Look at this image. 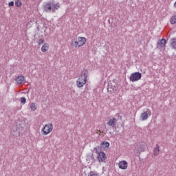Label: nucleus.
I'll return each instance as SVG.
<instances>
[{
    "mask_svg": "<svg viewBox=\"0 0 176 176\" xmlns=\"http://www.w3.org/2000/svg\"><path fill=\"white\" fill-rule=\"evenodd\" d=\"M89 76V70L83 69L81 72L80 78L77 80V86L78 87H83L85 84L87 82V77Z\"/></svg>",
    "mask_w": 176,
    "mask_h": 176,
    "instance_id": "obj_1",
    "label": "nucleus"
},
{
    "mask_svg": "<svg viewBox=\"0 0 176 176\" xmlns=\"http://www.w3.org/2000/svg\"><path fill=\"white\" fill-rule=\"evenodd\" d=\"M58 8H60V4H54L52 1H49L43 6L44 11L47 12V13H50V12L55 13L56 10H58Z\"/></svg>",
    "mask_w": 176,
    "mask_h": 176,
    "instance_id": "obj_2",
    "label": "nucleus"
},
{
    "mask_svg": "<svg viewBox=\"0 0 176 176\" xmlns=\"http://www.w3.org/2000/svg\"><path fill=\"white\" fill-rule=\"evenodd\" d=\"M145 142H139L135 146V153L140 155L141 152H145Z\"/></svg>",
    "mask_w": 176,
    "mask_h": 176,
    "instance_id": "obj_3",
    "label": "nucleus"
},
{
    "mask_svg": "<svg viewBox=\"0 0 176 176\" xmlns=\"http://www.w3.org/2000/svg\"><path fill=\"white\" fill-rule=\"evenodd\" d=\"M86 43V38L85 37H78L74 43H72L73 46L76 47H80V46H83Z\"/></svg>",
    "mask_w": 176,
    "mask_h": 176,
    "instance_id": "obj_4",
    "label": "nucleus"
},
{
    "mask_svg": "<svg viewBox=\"0 0 176 176\" xmlns=\"http://www.w3.org/2000/svg\"><path fill=\"white\" fill-rule=\"evenodd\" d=\"M141 78H142V74H141L140 72H135V73L131 74L129 79H130L131 82H137V81L140 80V79H141Z\"/></svg>",
    "mask_w": 176,
    "mask_h": 176,
    "instance_id": "obj_5",
    "label": "nucleus"
},
{
    "mask_svg": "<svg viewBox=\"0 0 176 176\" xmlns=\"http://www.w3.org/2000/svg\"><path fill=\"white\" fill-rule=\"evenodd\" d=\"M42 131L43 132L44 135H47L53 131V124H45L43 128Z\"/></svg>",
    "mask_w": 176,
    "mask_h": 176,
    "instance_id": "obj_6",
    "label": "nucleus"
},
{
    "mask_svg": "<svg viewBox=\"0 0 176 176\" xmlns=\"http://www.w3.org/2000/svg\"><path fill=\"white\" fill-rule=\"evenodd\" d=\"M151 115H152V112L149 109H147L146 111L141 114L140 118L142 120H146L148 116H151Z\"/></svg>",
    "mask_w": 176,
    "mask_h": 176,
    "instance_id": "obj_7",
    "label": "nucleus"
},
{
    "mask_svg": "<svg viewBox=\"0 0 176 176\" xmlns=\"http://www.w3.org/2000/svg\"><path fill=\"white\" fill-rule=\"evenodd\" d=\"M166 43H167V41H166L165 38L161 39L157 43V49H160V50H162V49H164V47H166Z\"/></svg>",
    "mask_w": 176,
    "mask_h": 176,
    "instance_id": "obj_8",
    "label": "nucleus"
},
{
    "mask_svg": "<svg viewBox=\"0 0 176 176\" xmlns=\"http://www.w3.org/2000/svg\"><path fill=\"white\" fill-rule=\"evenodd\" d=\"M97 159L98 162H100V163L105 162V160H107V155L104 152H99L98 154Z\"/></svg>",
    "mask_w": 176,
    "mask_h": 176,
    "instance_id": "obj_9",
    "label": "nucleus"
},
{
    "mask_svg": "<svg viewBox=\"0 0 176 176\" xmlns=\"http://www.w3.org/2000/svg\"><path fill=\"white\" fill-rule=\"evenodd\" d=\"M15 82H16L18 85H23V83L25 82V77H24V76L22 75L18 76V78L15 79Z\"/></svg>",
    "mask_w": 176,
    "mask_h": 176,
    "instance_id": "obj_10",
    "label": "nucleus"
},
{
    "mask_svg": "<svg viewBox=\"0 0 176 176\" xmlns=\"http://www.w3.org/2000/svg\"><path fill=\"white\" fill-rule=\"evenodd\" d=\"M119 168H121V170H127V167L129 166V164L126 161H121L118 164Z\"/></svg>",
    "mask_w": 176,
    "mask_h": 176,
    "instance_id": "obj_11",
    "label": "nucleus"
},
{
    "mask_svg": "<svg viewBox=\"0 0 176 176\" xmlns=\"http://www.w3.org/2000/svg\"><path fill=\"white\" fill-rule=\"evenodd\" d=\"M118 122V120H116V118H111L108 122L107 124L108 126H110L111 127H112L113 129V127H115V126H116V123Z\"/></svg>",
    "mask_w": 176,
    "mask_h": 176,
    "instance_id": "obj_12",
    "label": "nucleus"
},
{
    "mask_svg": "<svg viewBox=\"0 0 176 176\" xmlns=\"http://www.w3.org/2000/svg\"><path fill=\"white\" fill-rule=\"evenodd\" d=\"M154 156H157L159 153H160V146H159V144H156V148L153 150Z\"/></svg>",
    "mask_w": 176,
    "mask_h": 176,
    "instance_id": "obj_13",
    "label": "nucleus"
},
{
    "mask_svg": "<svg viewBox=\"0 0 176 176\" xmlns=\"http://www.w3.org/2000/svg\"><path fill=\"white\" fill-rule=\"evenodd\" d=\"M47 50H49V44L45 43L41 47V52H43V53H46Z\"/></svg>",
    "mask_w": 176,
    "mask_h": 176,
    "instance_id": "obj_14",
    "label": "nucleus"
},
{
    "mask_svg": "<svg viewBox=\"0 0 176 176\" xmlns=\"http://www.w3.org/2000/svg\"><path fill=\"white\" fill-rule=\"evenodd\" d=\"M101 147L104 148V149H108V148H109V142H103L101 144Z\"/></svg>",
    "mask_w": 176,
    "mask_h": 176,
    "instance_id": "obj_15",
    "label": "nucleus"
},
{
    "mask_svg": "<svg viewBox=\"0 0 176 176\" xmlns=\"http://www.w3.org/2000/svg\"><path fill=\"white\" fill-rule=\"evenodd\" d=\"M170 45L173 49H176V38H172L170 40Z\"/></svg>",
    "mask_w": 176,
    "mask_h": 176,
    "instance_id": "obj_16",
    "label": "nucleus"
},
{
    "mask_svg": "<svg viewBox=\"0 0 176 176\" xmlns=\"http://www.w3.org/2000/svg\"><path fill=\"white\" fill-rule=\"evenodd\" d=\"M116 90V87H112V85H109L107 88V91H109L110 93H113V91Z\"/></svg>",
    "mask_w": 176,
    "mask_h": 176,
    "instance_id": "obj_17",
    "label": "nucleus"
},
{
    "mask_svg": "<svg viewBox=\"0 0 176 176\" xmlns=\"http://www.w3.org/2000/svg\"><path fill=\"white\" fill-rule=\"evenodd\" d=\"M175 23H176V15H174L170 19V23L175 24Z\"/></svg>",
    "mask_w": 176,
    "mask_h": 176,
    "instance_id": "obj_18",
    "label": "nucleus"
},
{
    "mask_svg": "<svg viewBox=\"0 0 176 176\" xmlns=\"http://www.w3.org/2000/svg\"><path fill=\"white\" fill-rule=\"evenodd\" d=\"M30 109H32V111H36V105H35V103L33 102L30 104Z\"/></svg>",
    "mask_w": 176,
    "mask_h": 176,
    "instance_id": "obj_19",
    "label": "nucleus"
},
{
    "mask_svg": "<svg viewBox=\"0 0 176 176\" xmlns=\"http://www.w3.org/2000/svg\"><path fill=\"white\" fill-rule=\"evenodd\" d=\"M15 5L19 8V7L21 6L22 3L20 0H16L15 1Z\"/></svg>",
    "mask_w": 176,
    "mask_h": 176,
    "instance_id": "obj_20",
    "label": "nucleus"
},
{
    "mask_svg": "<svg viewBox=\"0 0 176 176\" xmlns=\"http://www.w3.org/2000/svg\"><path fill=\"white\" fill-rule=\"evenodd\" d=\"M88 176H98V175L97 173H96L95 172L91 171Z\"/></svg>",
    "mask_w": 176,
    "mask_h": 176,
    "instance_id": "obj_21",
    "label": "nucleus"
},
{
    "mask_svg": "<svg viewBox=\"0 0 176 176\" xmlns=\"http://www.w3.org/2000/svg\"><path fill=\"white\" fill-rule=\"evenodd\" d=\"M98 149H100V146L95 147L94 148V152H95V153H98H98H100V152H98Z\"/></svg>",
    "mask_w": 176,
    "mask_h": 176,
    "instance_id": "obj_22",
    "label": "nucleus"
},
{
    "mask_svg": "<svg viewBox=\"0 0 176 176\" xmlns=\"http://www.w3.org/2000/svg\"><path fill=\"white\" fill-rule=\"evenodd\" d=\"M45 42V41L43 40V39H42V38H40V39H38V41H37V43L38 44V45H42V43H43Z\"/></svg>",
    "mask_w": 176,
    "mask_h": 176,
    "instance_id": "obj_23",
    "label": "nucleus"
},
{
    "mask_svg": "<svg viewBox=\"0 0 176 176\" xmlns=\"http://www.w3.org/2000/svg\"><path fill=\"white\" fill-rule=\"evenodd\" d=\"M26 101H27V99H25V98H21V104H25Z\"/></svg>",
    "mask_w": 176,
    "mask_h": 176,
    "instance_id": "obj_24",
    "label": "nucleus"
},
{
    "mask_svg": "<svg viewBox=\"0 0 176 176\" xmlns=\"http://www.w3.org/2000/svg\"><path fill=\"white\" fill-rule=\"evenodd\" d=\"M8 6H10V7L14 6V2H13V1L10 2V3H8Z\"/></svg>",
    "mask_w": 176,
    "mask_h": 176,
    "instance_id": "obj_25",
    "label": "nucleus"
},
{
    "mask_svg": "<svg viewBox=\"0 0 176 176\" xmlns=\"http://www.w3.org/2000/svg\"><path fill=\"white\" fill-rule=\"evenodd\" d=\"M98 132H97V134H98V133H100V134H102V133H103L101 130H99V131H98Z\"/></svg>",
    "mask_w": 176,
    "mask_h": 176,
    "instance_id": "obj_26",
    "label": "nucleus"
},
{
    "mask_svg": "<svg viewBox=\"0 0 176 176\" xmlns=\"http://www.w3.org/2000/svg\"><path fill=\"white\" fill-rule=\"evenodd\" d=\"M116 115H117V116H118V118H120V119H122V116H120V114L118 113Z\"/></svg>",
    "mask_w": 176,
    "mask_h": 176,
    "instance_id": "obj_27",
    "label": "nucleus"
}]
</instances>
